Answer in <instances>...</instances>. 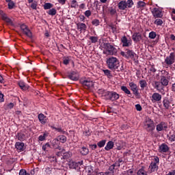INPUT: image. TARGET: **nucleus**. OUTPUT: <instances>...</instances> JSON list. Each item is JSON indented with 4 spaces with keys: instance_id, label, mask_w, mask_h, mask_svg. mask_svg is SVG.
I'll return each mask as SVG.
<instances>
[{
    "instance_id": "34",
    "label": "nucleus",
    "mask_w": 175,
    "mask_h": 175,
    "mask_svg": "<svg viewBox=\"0 0 175 175\" xmlns=\"http://www.w3.org/2000/svg\"><path fill=\"white\" fill-rule=\"evenodd\" d=\"M139 85L142 90H144V88L147 87V81H146V80H141L139 81Z\"/></svg>"
},
{
    "instance_id": "50",
    "label": "nucleus",
    "mask_w": 175,
    "mask_h": 175,
    "mask_svg": "<svg viewBox=\"0 0 175 175\" xmlns=\"http://www.w3.org/2000/svg\"><path fill=\"white\" fill-rule=\"evenodd\" d=\"M90 40H91L92 43H96L98 42V37L96 36H90Z\"/></svg>"
},
{
    "instance_id": "12",
    "label": "nucleus",
    "mask_w": 175,
    "mask_h": 175,
    "mask_svg": "<svg viewBox=\"0 0 175 175\" xmlns=\"http://www.w3.org/2000/svg\"><path fill=\"white\" fill-rule=\"evenodd\" d=\"M68 79L72 80L73 81H77L79 80V74L76 71H72L68 75Z\"/></svg>"
},
{
    "instance_id": "17",
    "label": "nucleus",
    "mask_w": 175,
    "mask_h": 175,
    "mask_svg": "<svg viewBox=\"0 0 175 175\" xmlns=\"http://www.w3.org/2000/svg\"><path fill=\"white\" fill-rule=\"evenodd\" d=\"M77 29H79V31L81 32H85L87 31V25L85 23H79L77 24Z\"/></svg>"
},
{
    "instance_id": "40",
    "label": "nucleus",
    "mask_w": 175,
    "mask_h": 175,
    "mask_svg": "<svg viewBox=\"0 0 175 175\" xmlns=\"http://www.w3.org/2000/svg\"><path fill=\"white\" fill-rule=\"evenodd\" d=\"M137 8L139 9H143L144 8H146V3H144V1H138Z\"/></svg>"
},
{
    "instance_id": "42",
    "label": "nucleus",
    "mask_w": 175,
    "mask_h": 175,
    "mask_svg": "<svg viewBox=\"0 0 175 175\" xmlns=\"http://www.w3.org/2000/svg\"><path fill=\"white\" fill-rule=\"evenodd\" d=\"M53 4H51V3H46L44 5V9L45 10H49V9H51V8H53Z\"/></svg>"
},
{
    "instance_id": "45",
    "label": "nucleus",
    "mask_w": 175,
    "mask_h": 175,
    "mask_svg": "<svg viewBox=\"0 0 175 175\" xmlns=\"http://www.w3.org/2000/svg\"><path fill=\"white\" fill-rule=\"evenodd\" d=\"M154 24H155V25H162V24H163V21H162V19H156L154 22Z\"/></svg>"
},
{
    "instance_id": "61",
    "label": "nucleus",
    "mask_w": 175,
    "mask_h": 175,
    "mask_svg": "<svg viewBox=\"0 0 175 175\" xmlns=\"http://www.w3.org/2000/svg\"><path fill=\"white\" fill-rule=\"evenodd\" d=\"M27 28H28V26L26 25L25 24H23V25H21V29L22 31H24V30H25Z\"/></svg>"
},
{
    "instance_id": "26",
    "label": "nucleus",
    "mask_w": 175,
    "mask_h": 175,
    "mask_svg": "<svg viewBox=\"0 0 175 175\" xmlns=\"http://www.w3.org/2000/svg\"><path fill=\"white\" fill-rule=\"evenodd\" d=\"M161 83L162 85H164L165 87H166V85H168L169 81L167 80L166 77H165L163 75L161 76Z\"/></svg>"
},
{
    "instance_id": "44",
    "label": "nucleus",
    "mask_w": 175,
    "mask_h": 175,
    "mask_svg": "<svg viewBox=\"0 0 175 175\" xmlns=\"http://www.w3.org/2000/svg\"><path fill=\"white\" fill-rule=\"evenodd\" d=\"M154 88H157V90H159L160 88H162V83L161 82L155 81Z\"/></svg>"
},
{
    "instance_id": "37",
    "label": "nucleus",
    "mask_w": 175,
    "mask_h": 175,
    "mask_svg": "<svg viewBox=\"0 0 175 175\" xmlns=\"http://www.w3.org/2000/svg\"><path fill=\"white\" fill-rule=\"evenodd\" d=\"M50 16H55L57 14V10L52 8L47 12Z\"/></svg>"
},
{
    "instance_id": "51",
    "label": "nucleus",
    "mask_w": 175,
    "mask_h": 175,
    "mask_svg": "<svg viewBox=\"0 0 175 175\" xmlns=\"http://www.w3.org/2000/svg\"><path fill=\"white\" fill-rule=\"evenodd\" d=\"M109 12L111 16H114V14H116V13H117V10L113 8H109Z\"/></svg>"
},
{
    "instance_id": "43",
    "label": "nucleus",
    "mask_w": 175,
    "mask_h": 175,
    "mask_svg": "<svg viewBox=\"0 0 175 175\" xmlns=\"http://www.w3.org/2000/svg\"><path fill=\"white\" fill-rule=\"evenodd\" d=\"M77 6H79V5H77V0L71 1L70 8L76 9V8H77Z\"/></svg>"
},
{
    "instance_id": "8",
    "label": "nucleus",
    "mask_w": 175,
    "mask_h": 175,
    "mask_svg": "<svg viewBox=\"0 0 175 175\" xmlns=\"http://www.w3.org/2000/svg\"><path fill=\"white\" fill-rule=\"evenodd\" d=\"M81 84L86 89L90 90L92 87H94V82L90 79L81 81Z\"/></svg>"
},
{
    "instance_id": "3",
    "label": "nucleus",
    "mask_w": 175,
    "mask_h": 175,
    "mask_svg": "<svg viewBox=\"0 0 175 175\" xmlns=\"http://www.w3.org/2000/svg\"><path fill=\"white\" fill-rule=\"evenodd\" d=\"M157 163H159V158L158 157H154V161L151 162L149 165L148 174H151V173H154V172H157L158 170Z\"/></svg>"
},
{
    "instance_id": "49",
    "label": "nucleus",
    "mask_w": 175,
    "mask_h": 175,
    "mask_svg": "<svg viewBox=\"0 0 175 175\" xmlns=\"http://www.w3.org/2000/svg\"><path fill=\"white\" fill-rule=\"evenodd\" d=\"M51 147V145H50L49 143H46V144L42 146V150L43 151H47V148H50Z\"/></svg>"
},
{
    "instance_id": "29",
    "label": "nucleus",
    "mask_w": 175,
    "mask_h": 175,
    "mask_svg": "<svg viewBox=\"0 0 175 175\" xmlns=\"http://www.w3.org/2000/svg\"><path fill=\"white\" fill-rule=\"evenodd\" d=\"M111 95V92H105L103 93V98L106 99V100H110Z\"/></svg>"
},
{
    "instance_id": "5",
    "label": "nucleus",
    "mask_w": 175,
    "mask_h": 175,
    "mask_svg": "<svg viewBox=\"0 0 175 175\" xmlns=\"http://www.w3.org/2000/svg\"><path fill=\"white\" fill-rule=\"evenodd\" d=\"M144 128L148 132H152V131L155 129L154 121H152L150 118H146L144 122Z\"/></svg>"
},
{
    "instance_id": "20",
    "label": "nucleus",
    "mask_w": 175,
    "mask_h": 175,
    "mask_svg": "<svg viewBox=\"0 0 175 175\" xmlns=\"http://www.w3.org/2000/svg\"><path fill=\"white\" fill-rule=\"evenodd\" d=\"M49 126H50L51 129H54L55 132H59V133H62V135L66 133V131H64L62 127H55L50 124H49Z\"/></svg>"
},
{
    "instance_id": "60",
    "label": "nucleus",
    "mask_w": 175,
    "mask_h": 175,
    "mask_svg": "<svg viewBox=\"0 0 175 175\" xmlns=\"http://www.w3.org/2000/svg\"><path fill=\"white\" fill-rule=\"evenodd\" d=\"M31 9H34L36 10V8H38V4L36 3H32L31 5Z\"/></svg>"
},
{
    "instance_id": "57",
    "label": "nucleus",
    "mask_w": 175,
    "mask_h": 175,
    "mask_svg": "<svg viewBox=\"0 0 175 175\" xmlns=\"http://www.w3.org/2000/svg\"><path fill=\"white\" fill-rule=\"evenodd\" d=\"M6 107L8 109H13V107H14V104L12 103H10L6 105Z\"/></svg>"
},
{
    "instance_id": "16",
    "label": "nucleus",
    "mask_w": 175,
    "mask_h": 175,
    "mask_svg": "<svg viewBox=\"0 0 175 175\" xmlns=\"http://www.w3.org/2000/svg\"><path fill=\"white\" fill-rule=\"evenodd\" d=\"M60 144L61 143L58 142L57 138L52 140L51 146L55 150H61V146H59Z\"/></svg>"
},
{
    "instance_id": "22",
    "label": "nucleus",
    "mask_w": 175,
    "mask_h": 175,
    "mask_svg": "<svg viewBox=\"0 0 175 175\" xmlns=\"http://www.w3.org/2000/svg\"><path fill=\"white\" fill-rule=\"evenodd\" d=\"M132 39L134 42H140L142 40V34L140 33H135L132 36Z\"/></svg>"
},
{
    "instance_id": "32",
    "label": "nucleus",
    "mask_w": 175,
    "mask_h": 175,
    "mask_svg": "<svg viewBox=\"0 0 175 175\" xmlns=\"http://www.w3.org/2000/svg\"><path fill=\"white\" fill-rule=\"evenodd\" d=\"M148 174V171L146 172L144 170V167H142L139 169L137 173V175H147Z\"/></svg>"
},
{
    "instance_id": "2",
    "label": "nucleus",
    "mask_w": 175,
    "mask_h": 175,
    "mask_svg": "<svg viewBox=\"0 0 175 175\" xmlns=\"http://www.w3.org/2000/svg\"><path fill=\"white\" fill-rule=\"evenodd\" d=\"M103 49H104L103 53L107 55H114L117 53V49L110 43L103 42L102 44Z\"/></svg>"
},
{
    "instance_id": "1",
    "label": "nucleus",
    "mask_w": 175,
    "mask_h": 175,
    "mask_svg": "<svg viewBox=\"0 0 175 175\" xmlns=\"http://www.w3.org/2000/svg\"><path fill=\"white\" fill-rule=\"evenodd\" d=\"M107 65L111 70H116L120 67V60L117 57L111 56L107 59Z\"/></svg>"
},
{
    "instance_id": "41",
    "label": "nucleus",
    "mask_w": 175,
    "mask_h": 175,
    "mask_svg": "<svg viewBox=\"0 0 175 175\" xmlns=\"http://www.w3.org/2000/svg\"><path fill=\"white\" fill-rule=\"evenodd\" d=\"M48 135L46 133H43V135H41L38 137V140L40 142H44L46 140V137H47Z\"/></svg>"
},
{
    "instance_id": "47",
    "label": "nucleus",
    "mask_w": 175,
    "mask_h": 175,
    "mask_svg": "<svg viewBox=\"0 0 175 175\" xmlns=\"http://www.w3.org/2000/svg\"><path fill=\"white\" fill-rule=\"evenodd\" d=\"M92 25H95V27H98V25H99L100 24V22L99 21L98 19H94L92 21Z\"/></svg>"
},
{
    "instance_id": "58",
    "label": "nucleus",
    "mask_w": 175,
    "mask_h": 175,
    "mask_svg": "<svg viewBox=\"0 0 175 175\" xmlns=\"http://www.w3.org/2000/svg\"><path fill=\"white\" fill-rule=\"evenodd\" d=\"M168 140H170V142H175V135L173 134V135H171L169 138H168Z\"/></svg>"
},
{
    "instance_id": "56",
    "label": "nucleus",
    "mask_w": 175,
    "mask_h": 175,
    "mask_svg": "<svg viewBox=\"0 0 175 175\" xmlns=\"http://www.w3.org/2000/svg\"><path fill=\"white\" fill-rule=\"evenodd\" d=\"M104 74L105 76H111V72L109 70H103Z\"/></svg>"
},
{
    "instance_id": "15",
    "label": "nucleus",
    "mask_w": 175,
    "mask_h": 175,
    "mask_svg": "<svg viewBox=\"0 0 175 175\" xmlns=\"http://www.w3.org/2000/svg\"><path fill=\"white\" fill-rule=\"evenodd\" d=\"M121 42L123 47H129V46L132 44L131 43V40H128L125 36L121 38Z\"/></svg>"
},
{
    "instance_id": "6",
    "label": "nucleus",
    "mask_w": 175,
    "mask_h": 175,
    "mask_svg": "<svg viewBox=\"0 0 175 175\" xmlns=\"http://www.w3.org/2000/svg\"><path fill=\"white\" fill-rule=\"evenodd\" d=\"M152 14L154 18H162V17H163V13L157 8H154L152 10Z\"/></svg>"
},
{
    "instance_id": "27",
    "label": "nucleus",
    "mask_w": 175,
    "mask_h": 175,
    "mask_svg": "<svg viewBox=\"0 0 175 175\" xmlns=\"http://www.w3.org/2000/svg\"><path fill=\"white\" fill-rule=\"evenodd\" d=\"M24 143L23 142H16L15 144V147L19 151H24Z\"/></svg>"
},
{
    "instance_id": "36",
    "label": "nucleus",
    "mask_w": 175,
    "mask_h": 175,
    "mask_svg": "<svg viewBox=\"0 0 175 175\" xmlns=\"http://www.w3.org/2000/svg\"><path fill=\"white\" fill-rule=\"evenodd\" d=\"M88 152H89V150L85 147H83L81 150V154L82 155H88Z\"/></svg>"
},
{
    "instance_id": "25",
    "label": "nucleus",
    "mask_w": 175,
    "mask_h": 175,
    "mask_svg": "<svg viewBox=\"0 0 175 175\" xmlns=\"http://www.w3.org/2000/svg\"><path fill=\"white\" fill-rule=\"evenodd\" d=\"M113 147H114V142L109 141L107 142L106 146L105 147V150H106V151H110V150H112Z\"/></svg>"
},
{
    "instance_id": "7",
    "label": "nucleus",
    "mask_w": 175,
    "mask_h": 175,
    "mask_svg": "<svg viewBox=\"0 0 175 175\" xmlns=\"http://www.w3.org/2000/svg\"><path fill=\"white\" fill-rule=\"evenodd\" d=\"M174 61H175V53H171L170 54V55L167 56L165 59V63L168 66H170V65H173V64H174Z\"/></svg>"
},
{
    "instance_id": "35",
    "label": "nucleus",
    "mask_w": 175,
    "mask_h": 175,
    "mask_svg": "<svg viewBox=\"0 0 175 175\" xmlns=\"http://www.w3.org/2000/svg\"><path fill=\"white\" fill-rule=\"evenodd\" d=\"M68 166L70 169H76L77 167V163L75 161H70Z\"/></svg>"
},
{
    "instance_id": "52",
    "label": "nucleus",
    "mask_w": 175,
    "mask_h": 175,
    "mask_svg": "<svg viewBox=\"0 0 175 175\" xmlns=\"http://www.w3.org/2000/svg\"><path fill=\"white\" fill-rule=\"evenodd\" d=\"M149 70L151 73H155V72H157V69L155 68V66L150 65Z\"/></svg>"
},
{
    "instance_id": "62",
    "label": "nucleus",
    "mask_w": 175,
    "mask_h": 175,
    "mask_svg": "<svg viewBox=\"0 0 175 175\" xmlns=\"http://www.w3.org/2000/svg\"><path fill=\"white\" fill-rule=\"evenodd\" d=\"M45 172L47 174H51V168L49 167H46Z\"/></svg>"
},
{
    "instance_id": "59",
    "label": "nucleus",
    "mask_w": 175,
    "mask_h": 175,
    "mask_svg": "<svg viewBox=\"0 0 175 175\" xmlns=\"http://www.w3.org/2000/svg\"><path fill=\"white\" fill-rule=\"evenodd\" d=\"M135 109L137 110V111H142V105L139 104L135 105Z\"/></svg>"
},
{
    "instance_id": "30",
    "label": "nucleus",
    "mask_w": 175,
    "mask_h": 175,
    "mask_svg": "<svg viewBox=\"0 0 175 175\" xmlns=\"http://www.w3.org/2000/svg\"><path fill=\"white\" fill-rule=\"evenodd\" d=\"M23 33L28 38H32V32H31V30H29L28 27L25 29V30L23 31Z\"/></svg>"
},
{
    "instance_id": "38",
    "label": "nucleus",
    "mask_w": 175,
    "mask_h": 175,
    "mask_svg": "<svg viewBox=\"0 0 175 175\" xmlns=\"http://www.w3.org/2000/svg\"><path fill=\"white\" fill-rule=\"evenodd\" d=\"M18 140H20V142H24V140L25 139V134L22 133H18Z\"/></svg>"
},
{
    "instance_id": "55",
    "label": "nucleus",
    "mask_w": 175,
    "mask_h": 175,
    "mask_svg": "<svg viewBox=\"0 0 175 175\" xmlns=\"http://www.w3.org/2000/svg\"><path fill=\"white\" fill-rule=\"evenodd\" d=\"M109 27L112 30V32H117V27L114 25H109Z\"/></svg>"
},
{
    "instance_id": "33",
    "label": "nucleus",
    "mask_w": 175,
    "mask_h": 175,
    "mask_svg": "<svg viewBox=\"0 0 175 175\" xmlns=\"http://www.w3.org/2000/svg\"><path fill=\"white\" fill-rule=\"evenodd\" d=\"M116 169V167H114L113 165H111L109 167V172H107V174L108 175H114V170Z\"/></svg>"
},
{
    "instance_id": "4",
    "label": "nucleus",
    "mask_w": 175,
    "mask_h": 175,
    "mask_svg": "<svg viewBox=\"0 0 175 175\" xmlns=\"http://www.w3.org/2000/svg\"><path fill=\"white\" fill-rule=\"evenodd\" d=\"M118 9L120 10H125L126 8H131L133 6V1L128 0V1H121L118 4Z\"/></svg>"
},
{
    "instance_id": "48",
    "label": "nucleus",
    "mask_w": 175,
    "mask_h": 175,
    "mask_svg": "<svg viewBox=\"0 0 175 175\" xmlns=\"http://www.w3.org/2000/svg\"><path fill=\"white\" fill-rule=\"evenodd\" d=\"M149 38L150 39H155V38H157V33L154 31H151L149 33Z\"/></svg>"
},
{
    "instance_id": "9",
    "label": "nucleus",
    "mask_w": 175,
    "mask_h": 175,
    "mask_svg": "<svg viewBox=\"0 0 175 175\" xmlns=\"http://www.w3.org/2000/svg\"><path fill=\"white\" fill-rule=\"evenodd\" d=\"M163 106L165 110H170L172 109V107L174 106L173 103L172 101L169 100L167 98H165L163 100Z\"/></svg>"
},
{
    "instance_id": "64",
    "label": "nucleus",
    "mask_w": 175,
    "mask_h": 175,
    "mask_svg": "<svg viewBox=\"0 0 175 175\" xmlns=\"http://www.w3.org/2000/svg\"><path fill=\"white\" fill-rule=\"evenodd\" d=\"M113 165L116 167V169H118L120 167V162L116 161Z\"/></svg>"
},
{
    "instance_id": "21",
    "label": "nucleus",
    "mask_w": 175,
    "mask_h": 175,
    "mask_svg": "<svg viewBox=\"0 0 175 175\" xmlns=\"http://www.w3.org/2000/svg\"><path fill=\"white\" fill-rule=\"evenodd\" d=\"M170 148L169 146L165 144H162L159 146V152H167L169 151Z\"/></svg>"
},
{
    "instance_id": "18",
    "label": "nucleus",
    "mask_w": 175,
    "mask_h": 175,
    "mask_svg": "<svg viewBox=\"0 0 175 175\" xmlns=\"http://www.w3.org/2000/svg\"><path fill=\"white\" fill-rule=\"evenodd\" d=\"M135 55L136 53L132 50L126 49V58H131V59H135Z\"/></svg>"
},
{
    "instance_id": "19",
    "label": "nucleus",
    "mask_w": 175,
    "mask_h": 175,
    "mask_svg": "<svg viewBox=\"0 0 175 175\" xmlns=\"http://www.w3.org/2000/svg\"><path fill=\"white\" fill-rule=\"evenodd\" d=\"M38 120L40 121V122L42 124L44 125V124H46V122H47V117L46 116H44V114L43 113H40L38 115Z\"/></svg>"
},
{
    "instance_id": "46",
    "label": "nucleus",
    "mask_w": 175,
    "mask_h": 175,
    "mask_svg": "<svg viewBox=\"0 0 175 175\" xmlns=\"http://www.w3.org/2000/svg\"><path fill=\"white\" fill-rule=\"evenodd\" d=\"M105 144H106V140H102L97 143V146H98L100 148H102V147H105Z\"/></svg>"
},
{
    "instance_id": "14",
    "label": "nucleus",
    "mask_w": 175,
    "mask_h": 175,
    "mask_svg": "<svg viewBox=\"0 0 175 175\" xmlns=\"http://www.w3.org/2000/svg\"><path fill=\"white\" fill-rule=\"evenodd\" d=\"M161 99H162V95H161L159 93H154L152 95L151 101L153 103H155V102H161Z\"/></svg>"
},
{
    "instance_id": "13",
    "label": "nucleus",
    "mask_w": 175,
    "mask_h": 175,
    "mask_svg": "<svg viewBox=\"0 0 175 175\" xmlns=\"http://www.w3.org/2000/svg\"><path fill=\"white\" fill-rule=\"evenodd\" d=\"M129 85L131 88V91H133L134 95H139V89L137 88V85L133 82H131L129 83Z\"/></svg>"
},
{
    "instance_id": "28",
    "label": "nucleus",
    "mask_w": 175,
    "mask_h": 175,
    "mask_svg": "<svg viewBox=\"0 0 175 175\" xmlns=\"http://www.w3.org/2000/svg\"><path fill=\"white\" fill-rule=\"evenodd\" d=\"M56 139L58 140L59 143H66V136L60 135L56 137Z\"/></svg>"
},
{
    "instance_id": "54",
    "label": "nucleus",
    "mask_w": 175,
    "mask_h": 175,
    "mask_svg": "<svg viewBox=\"0 0 175 175\" xmlns=\"http://www.w3.org/2000/svg\"><path fill=\"white\" fill-rule=\"evenodd\" d=\"M19 175H30L29 173H27V171L24 169H22L19 172Z\"/></svg>"
},
{
    "instance_id": "63",
    "label": "nucleus",
    "mask_w": 175,
    "mask_h": 175,
    "mask_svg": "<svg viewBox=\"0 0 175 175\" xmlns=\"http://www.w3.org/2000/svg\"><path fill=\"white\" fill-rule=\"evenodd\" d=\"M85 16L86 17H90L91 16V11L87 10L85 12Z\"/></svg>"
},
{
    "instance_id": "31",
    "label": "nucleus",
    "mask_w": 175,
    "mask_h": 175,
    "mask_svg": "<svg viewBox=\"0 0 175 175\" xmlns=\"http://www.w3.org/2000/svg\"><path fill=\"white\" fill-rule=\"evenodd\" d=\"M121 90L122 91H123V92H124V94H126V95H132L131 94V90L126 88V86H121Z\"/></svg>"
},
{
    "instance_id": "23",
    "label": "nucleus",
    "mask_w": 175,
    "mask_h": 175,
    "mask_svg": "<svg viewBox=\"0 0 175 175\" xmlns=\"http://www.w3.org/2000/svg\"><path fill=\"white\" fill-rule=\"evenodd\" d=\"M118 99H120V94H118L116 92H111V97L109 98V100H117Z\"/></svg>"
},
{
    "instance_id": "53",
    "label": "nucleus",
    "mask_w": 175,
    "mask_h": 175,
    "mask_svg": "<svg viewBox=\"0 0 175 175\" xmlns=\"http://www.w3.org/2000/svg\"><path fill=\"white\" fill-rule=\"evenodd\" d=\"M16 6L14 2L13 1H8V9H13Z\"/></svg>"
},
{
    "instance_id": "39",
    "label": "nucleus",
    "mask_w": 175,
    "mask_h": 175,
    "mask_svg": "<svg viewBox=\"0 0 175 175\" xmlns=\"http://www.w3.org/2000/svg\"><path fill=\"white\" fill-rule=\"evenodd\" d=\"M69 62H70V57H64L63 58V64L64 65H69Z\"/></svg>"
},
{
    "instance_id": "24",
    "label": "nucleus",
    "mask_w": 175,
    "mask_h": 175,
    "mask_svg": "<svg viewBox=\"0 0 175 175\" xmlns=\"http://www.w3.org/2000/svg\"><path fill=\"white\" fill-rule=\"evenodd\" d=\"M18 85H19L20 88H21V90H23V91H27V90L29 88V86L27 85L25 83H24V81H20L18 83Z\"/></svg>"
},
{
    "instance_id": "10",
    "label": "nucleus",
    "mask_w": 175,
    "mask_h": 175,
    "mask_svg": "<svg viewBox=\"0 0 175 175\" xmlns=\"http://www.w3.org/2000/svg\"><path fill=\"white\" fill-rule=\"evenodd\" d=\"M157 132H161L162 131H166L167 129V123L161 122L159 124L157 125L156 128Z\"/></svg>"
},
{
    "instance_id": "11",
    "label": "nucleus",
    "mask_w": 175,
    "mask_h": 175,
    "mask_svg": "<svg viewBox=\"0 0 175 175\" xmlns=\"http://www.w3.org/2000/svg\"><path fill=\"white\" fill-rule=\"evenodd\" d=\"M0 16L2 18V20H3V21H5V23H7L8 24H10L11 25H12V24H13L12 19H10L9 17H8V16L6 15V14H5L3 12V11L0 10Z\"/></svg>"
}]
</instances>
